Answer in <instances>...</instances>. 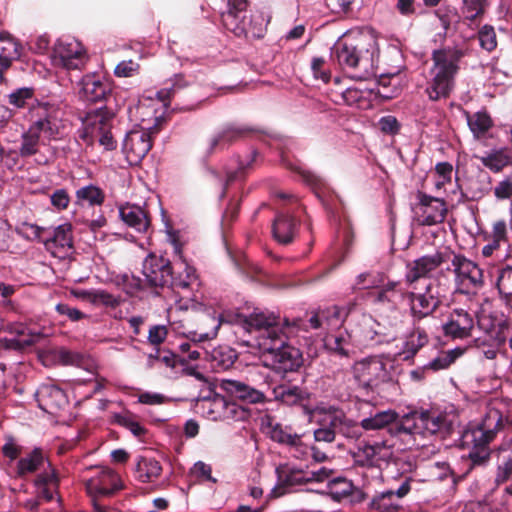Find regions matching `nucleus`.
<instances>
[{
	"instance_id": "nucleus-1",
	"label": "nucleus",
	"mask_w": 512,
	"mask_h": 512,
	"mask_svg": "<svg viewBox=\"0 0 512 512\" xmlns=\"http://www.w3.org/2000/svg\"><path fill=\"white\" fill-rule=\"evenodd\" d=\"M378 53L377 39L372 31L351 40L340 41L333 49V55L340 66L359 69L364 78L376 74L375 62Z\"/></svg>"
},
{
	"instance_id": "nucleus-2",
	"label": "nucleus",
	"mask_w": 512,
	"mask_h": 512,
	"mask_svg": "<svg viewBox=\"0 0 512 512\" xmlns=\"http://www.w3.org/2000/svg\"><path fill=\"white\" fill-rule=\"evenodd\" d=\"M285 325L287 331L283 334L272 332L270 336L265 335L262 341H256L255 343L244 341L246 346L258 348V350L267 357L265 366L279 373L295 371L302 365V354L300 350L285 342L288 334L293 333L287 321Z\"/></svg>"
},
{
	"instance_id": "nucleus-3",
	"label": "nucleus",
	"mask_w": 512,
	"mask_h": 512,
	"mask_svg": "<svg viewBox=\"0 0 512 512\" xmlns=\"http://www.w3.org/2000/svg\"><path fill=\"white\" fill-rule=\"evenodd\" d=\"M461 56V52L455 49H440L433 52L431 79L426 90L431 100L436 101L449 96Z\"/></svg>"
},
{
	"instance_id": "nucleus-4",
	"label": "nucleus",
	"mask_w": 512,
	"mask_h": 512,
	"mask_svg": "<svg viewBox=\"0 0 512 512\" xmlns=\"http://www.w3.org/2000/svg\"><path fill=\"white\" fill-rule=\"evenodd\" d=\"M221 320L212 308L194 304L186 317L185 336L192 342L201 343L216 338Z\"/></svg>"
},
{
	"instance_id": "nucleus-5",
	"label": "nucleus",
	"mask_w": 512,
	"mask_h": 512,
	"mask_svg": "<svg viewBox=\"0 0 512 512\" xmlns=\"http://www.w3.org/2000/svg\"><path fill=\"white\" fill-rule=\"evenodd\" d=\"M389 363L382 357H367L354 363L353 377L359 387L366 391H379L380 387L392 381Z\"/></svg>"
},
{
	"instance_id": "nucleus-6",
	"label": "nucleus",
	"mask_w": 512,
	"mask_h": 512,
	"mask_svg": "<svg viewBox=\"0 0 512 512\" xmlns=\"http://www.w3.org/2000/svg\"><path fill=\"white\" fill-rule=\"evenodd\" d=\"M400 431L408 434H436L449 430L446 417L439 413L413 412L403 417Z\"/></svg>"
},
{
	"instance_id": "nucleus-7",
	"label": "nucleus",
	"mask_w": 512,
	"mask_h": 512,
	"mask_svg": "<svg viewBox=\"0 0 512 512\" xmlns=\"http://www.w3.org/2000/svg\"><path fill=\"white\" fill-rule=\"evenodd\" d=\"M56 63L68 70H80L88 61L86 49L76 39L60 40L54 47Z\"/></svg>"
},
{
	"instance_id": "nucleus-8",
	"label": "nucleus",
	"mask_w": 512,
	"mask_h": 512,
	"mask_svg": "<svg viewBox=\"0 0 512 512\" xmlns=\"http://www.w3.org/2000/svg\"><path fill=\"white\" fill-rule=\"evenodd\" d=\"M85 487L92 498L108 497L121 490L123 483L112 469L100 467L94 476L85 481Z\"/></svg>"
},
{
	"instance_id": "nucleus-9",
	"label": "nucleus",
	"mask_w": 512,
	"mask_h": 512,
	"mask_svg": "<svg viewBox=\"0 0 512 512\" xmlns=\"http://www.w3.org/2000/svg\"><path fill=\"white\" fill-rule=\"evenodd\" d=\"M157 129L144 127L141 130L130 131L124 141L123 150L130 164H138L152 147L151 133Z\"/></svg>"
},
{
	"instance_id": "nucleus-10",
	"label": "nucleus",
	"mask_w": 512,
	"mask_h": 512,
	"mask_svg": "<svg viewBox=\"0 0 512 512\" xmlns=\"http://www.w3.org/2000/svg\"><path fill=\"white\" fill-rule=\"evenodd\" d=\"M451 265L460 287L470 290L482 286L483 272L476 263L462 255H454Z\"/></svg>"
},
{
	"instance_id": "nucleus-11",
	"label": "nucleus",
	"mask_w": 512,
	"mask_h": 512,
	"mask_svg": "<svg viewBox=\"0 0 512 512\" xmlns=\"http://www.w3.org/2000/svg\"><path fill=\"white\" fill-rule=\"evenodd\" d=\"M403 300L410 307L411 315L414 318L422 319L431 315L440 305L437 292L429 284L423 292H408L403 295Z\"/></svg>"
},
{
	"instance_id": "nucleus-12",
	"label": "nucleus",
	"mask_w": 512,
	"mask_h": 512,
	"mask_svg": "<svg viewBox=\"0 0 512 512\" xmlns=\"http://www.w3.org/2000/svg\"><path fill=\"white\" fill-rule=\"evenodd\" d=\"M419 204L416 207L417 221L421 225L431 226L442 223L446 217L447 207L444 200L418 193Z\"/></svg>"
},
{
	"instance_id": "nucleus-13",
	"label": "nucleus",
	"mask_w": 512,
	"mask_h": 512,
	"mask_svg": "<svg viewBox=\"0 0 512 512\" xmlns=\"http://www.w3.org/2000/svg\"><path fill=\"white\" fill-rule=\"evenodd\" d=\"M32 124L29 127L39 137L52 139L59 135L60 124L53 111L46 105H38L31 110Z\"/></svg>"
},
{
	"instance_id": "nucleus-14",
	"label": "nucleus",
	"mask_w": 512,
	"mask_h": 512,
	"mask_svg": "<svg viewBox=\"0 0 512 512\" xmlns=\"http://www.w3.org/2000/svg\"><path fill=\"white\" fill-rule=\"evenodd\" d=\"M474 325V317L469 311L456 308L450 312L447 321L443 324V332L453 339H465L472 335Z\"/></svg>"
},
{
	"instance_id": "nucleus-15",
	"label": "nucleus",
	"mask_w": 512,
	"mask_h": 512,
	"mask_svg": "<svg viewBox=\"0 0 512 512\" xmlns=\"http://www.w3.org/2000/svg\"><path fill=\"white\" fill-rule=\"evenodd\" d=\"M244 328L249 332H256L257 335L249 340L251 343L256 341H262L265 335H269L272 332L276 334H283V331L277 323V317L273 314L266 315L263 312H253L244 320ZM244 341H241L243 345Z\"/></svg>"
},
{
	"instance_id": "nucleus-16",
	"label": "nucleus",
	"mask_w": 512,
	"mask_h": 512,
	"mask_svg": "<svg viewBox=\"0 0 512 512\" xmlns=\"http://www.w3.org/2000/svg\"><path fill=\"white\" fill-rule=\"evenodd\" d=\"M143 273L152 287H164L172 280V268L169 260L155 255H150L145 259Z\"/></svg>"
},
{
	"instance_id": "nucleus-17",
	"label": "nucleus",
	"mask_w": 512,
	"mask_h": 512,
	"mask_svg": "<svg viewBox=\"0 0 512 512\" xmlns=\"http://www.w3.org/2000/svg\"><path fill=\"white\" fill-rule=\"evenodd\" d=\"M89 121L91 134L98 137L100 145L106 150L116 148L117 142L111 132L113 114L108 111L99 110L90 117Z\"/></svg>"
},
{
	"instance_id": "nucleus-18",
	"label": "nucleus",
	"mask_w": 512,
	"mask_h": 512,
	"mask_svg": "<svg viewBox=\"0 0 512 512\" xmlns=\"http://www.w3.org/2000/svg\"><path fill=\"white\" fill-rule=\"evenodd\" d=\"M80 97L87 102H98L106 98L111 87L108 81L96 74L85 75L80 82Z\"/></svg>"
},
{
	"instance_id": "nucleus-19",
	"label": "nucleus",
	"mask_w": 512,
	"mask_h": 512,
	"mask_svg": "<svg viewBox=\"0 0 512 512\" xmlns=\"http://www.w3.org/2000/svg\"><path fill=\"white\" fill-rule=\"evenodd\" d=\"M503 428V416L497 409H490L485 415L480 427L474 431L476 445H488Z\"/></svg>"
},
{
	"instance_id": "nucleus-20",
	"label": "nucleus",
	"mask_w": 512,
	"mask_h": 512,
	"mask_svg": "<svg viewBox=\"0 0 512 512\" xmlns=\"http://www.w3.org/2000/svg\"><path fill=\"white\" fill-rule=\"evenodd\" d=\"M219 386L231 396L250 404L263 403L266 400L263 392L238 380L222 379Z\"/></svg>"
},
{
	"instance_id": "nucleus-21",
	"label": "nucleus",
	"mask_w": 512,
	"mask_h": 512,
	"mask_svg": "<svg viewBox=\"0 0 512 512\" xmlns=\"http://www.w3.org/2000/svg\"><path fill=\"white\" fill-rule=\"evenodd\" d=\"M443 263V257L440 253L426 255L407 265V273L405 276L408 284H413L418 279L427 276L429 273L437 269Z\"/></svg>"
},
{
	"instance_id": "nucleus-22",
	"label": "nucleus",
	"mask_w": 512,
	"mask_h": 512,
	"mask_svg": "<svg viewBox=\"0 0 512 512\" xmlns=\"http://www.w3.org/2000/svg\"><path fill=\"white\" fill-rule=\"evenodd\" d=\"M45 247L55 257H65L72 248V227L70 224L58 226L51 239L44 241Z\"/></svg>"
},
{
	"instance_id": "nucleus-23",
	"label": "nucleus",
	"mask_w": 512,
	"mask_h": 512,
	"mask_svg": "<svg viewBox=\"0 0 512 512\" xmlns=\"http://www.w3.org/2000/svg\"><path fill=\"white\" fill-rule=\"evenodd\" d=\"M40 407L45 411L60 409L66 404L63 390L53 384H44L36 392Z\"/></svg>"
},
{
	"instance_id": "nucleus-24",
	"label": "nucleus",
	"mask_w": 512,
	"mask_h": 512,
	"mask_svg": "<svg viewBox=\"0 0 512 512\" xmlns=\"http://www.w3.org/2000/svg\"><path fill=\"white\" fill-rule=\"evenodd\" d=\"M308 322L312 329L336 327L341 323V311L337 306L318 309L311 313Z\"/></svg>"
},
{
	"instance_id": "nucleus-25",
	"label": "nucleus",
	"mask_w": 512,
	"mask_h": 512,
	"mask_svg": "<svg viewBox=\"0 0 512 512\" xmlns=\"http://www.w3.org/2000/svg\"><path fill=\"white\" fill-rule=\"evenodd\" d=\"M121 219L130 227L139 232L146 231L149 227L150 220L147 212L140 206L126 204L119 208Z\"/></svg>"
},
{
	"instance_id": "nucleus-26",
	"label": "nucleus",
	"mask_w": 512,
	"mask_h": 512,
	"mask_svg": "<svg viewBox=\"0 0 512 512\" xmlns=\"http://www.w3.org/2000/svg\"><path fill=\"white\" fill-rule=\"evenodd\" d=\"M296 220L290 215L281 214L273 222L272 232L274 238L281 244H288L293 240Z\"/></svg>"
},
{
	"instance_id": "nucleus-27",
	"label": "nucleus",
	"mask_w": 512,
	"mask_h": 512,
	"mask_svg": "<svg viewBox=\"0 0 512 512\" xmlns=\"http://www.w3.org/2000/svg\"><path fill=\"white\" fill-rule=\"evenodd\" d=\"M273 437L278 442L287 444L296 458L305 459L311 450V447L303 441L300 435L275 431Z\"/></svg>"
},
{
	"instance_id": "nucleus-28",
	"label": "nucleus",
	"mask_w": 512,
	"mask_h": 512,
	"mask_svg": "<svg viewBox=\"0 0 512 512\" xmlns=\"http://www.w3.org/2000/svg\"><path fill=\"white\" fill-rule=\"evenodd\" d=\"M466 120L475 139L485 137L494 125L491 116L487 112L466 113Z\"/></svg>"
},
{
	"instance_id": "nucleus-29",
	"label": "nucleus",
	"mask_w": 512,
	"mask_h": 512,
	"mask_svg": "<svg viewBox=\"0 0 512 512\" xmlns=\"http://www.w3.org/2000/svg\"><path fill=\"white\" fill-rule=\"evenodd\" d=\"M39 134H35L33 131L28 129L21 136V144L17 151H9L4 154V157L11 156L15 161L16 156L29 157L36 154L39 150L40 145Z\"/></svg>"
},
{
	"instance_id": "nucleus-30",
	"label": "nucleus",
	"mask_w": 512,
	"mask_h": 512,
	"mask_svg": "<svg viewBox=\"0 0 512 512\" xmlns=\"http://www.w3.org/2000/svg\"><path fill=\"white\" fill-rule=\"evenodd\" d=\"M35 486L42 498L47 501L52 500L58 488V478L55 470L51 468L49 471L40 474L35 479Z\"/></svg>"
},
{
	"instance_id": "nucleus-31",
	"label": "nucleus",
	"mask_w": 512,
	"mask_h": 512,
	"mask_svg": "<svg viewBox=\"0 0 512 512\" xmlns=\"http://www.w3.org/2000/svg\"><path fill=\"white\" fill-rule=\"evenodd\" d=\"M46 457L42 450L35 448L27 456L21 458L17 463V475L20 477L37 471L45 462Z\"/></svg>"
},
{
	"instance_id": "nucleus-32",
	"label": "nucleus",
	"mask_w": 512,
	"mask_h": 512,
	"mask_svg": "<svg viewBox=\"0 0 512 512\" xmlns=\"http://www.w3.org/2000/svg\"><path fill=\"white\" fill-rule=\"evenodd\" d=\"M428 342V336L424 330L415 329L407 337L404 342L402 351L399 353L403 359L412 358L419 349Z\"/></svg>"
},
{
	"instance_id": "nucleus-33",
	"label": "nucleus",
	"mask_w": 512,
	"mask_h": 512,
	"mask_svg": "<svg viewBox=\"0 0 512 512\" xmlns=\"http://www.w3.org/2000/svg\"><path fill=\"white\" fill-rule=\"evenodd\" d=\"M397 417L398 414L394 410L388 409L377 412L371 417L364 418L360 425L365 430H379L393 423Z\"/></svg>"
},
{
	"instance_id": "nucleus-34",
	"label": "nucleus",
	"mask_w": 512,
	"mask_h": 512,
	"mask_svg": "<svg viewBox=\"0 0 512 512\" xmlns=\"http://www.w3.org/2000/svg\"><path fill=\"white\" fill-rule=\"evenodd\" d=\"M481 163L493 172H500L504 167L512 165V157L506 149H498L480 157Z\"/></svg>"
},
{
	"instance_id": "nucleus-35",
	"label": "nucleus",
	"mask_w": 512,
	"mask_h": 512,
	"mask_svg": "<svg viewBox=\"0 0 512 512\" xmlns=\"http://www.w3.org/2000/svg\"><path fill=\"white\" fill-rule=\"evenodd\" d=\"M162 468L158 461L151 458H141L137 463L138 477L142 482H149L160 476Z\"/></svg>"
},
{
	"instance_id": "nucleus-36",
	"label": "nucleus",
	"mask_w": 512,
	"mask_h": 512,
	"mask_svg": "<svg viewBox=\"0 0 512 512\" xmlns=\"http://www.w3.org/2000/svg\"><path fill=\"white\" fill-rule=\"evenodd\" d=\"M317 414L322 415L321 421L328 423L329 426L316 429L314 431V439L318 442H333L335 440V431L332 427H336L338 418L330 413H313V417H316Z\"/></svg>"
},
{
	"instance_id": "nucleus-37",
	"label": "nucleus",
	"mask_w": 512,
	"mask_h": 512,
	"mask_svg": "<svg viewBox=\"0 0 512 512\" xmlns=\"http://www.w3.org/2000/svg\"><path fill=\"white\" fill-rule=\"evenodd\" d=\"M19 56L18 43L8 34L0 33V60L8 66Z\"/></svg>"
},
{
	"instance_id": "nucleus-38",
	"label": "nucleus",
	"mask_w": 512,
	"mask_h": 512,
	"mask_svg": "<svg viewBox=\"0 0 512 512\" xmlns=\"http://www.w3.org/2000/svg\"><path fill=\"white\" fill-rule=\"evenodd\" d=\"M244 133V130L236 128L234 126H227L219 135L213 136L207 143L206 152L211 153L217 145L220 143H231L234 140L240 138Z\"/></svg>"
},
{
	"instance_id": "nucleus-39",
	"label": "nucleus",
	"mask_w": 512,
	"mask_h": 512,
	"mask_svg": "<svg viewBox=\"0 0 512 512\" xmlns=\"http://www.w3.org/2000/svg\"><path fill=\"white\" fill-rule=\"evenodd\" d=\"M76 199L79 204L101 205L104 201V193L97 186L88 185L76 191Z\"/></svg>"
},
{
	"instance_id": "nucleus-40",
	"label": "nucleus",
	"mask_w": 512,
	"mask_h": 512,
	"mask_svg": "<svg viewBox=\"0 0 512 512\" xmlns=\"http://www.w3.org/2000/svg\"><path fill=\"white\" fill-rule=\"evenodd\" d=\"M274 394L277 400L287 405H295L304 399L303 391L297 386H279L274 389Z\"/></svg>"
},
{
	"instance_id": "nucleus-41",
	"label": "nucleus",
	"mask_w": 512,
	"mask_h": 512,
	"mask_svg": "<svg viewBox=\"0 0 512 512\" xmlns=\"http://www.w3.org/2000/svg\"><path fill=\"white\" fill-rule=\"evenodd\" d=\"M204 403L213 404L217 407H223L224 413L222 418L225 420H241L246 416V412L240 406L234 403H226L223 399L214 400L213 403L210 401L204 400Z\"/></svg>"
},
{
	"instance_id": "nucleus-42",
	"label": "nucleus",
	"mask_w": 512,
	"mask_h": 512,
	"mask_svg": "<svg viewBox=\"0 0 512 512\" xmlns=\"http://www.w3.org/2000/svg\"><path fill=\"white\" fill-rule=\"evenodd\" d=\"M460 349L442 352L437 358L429 363V368L433 370H441L449 367L460 355Z\"/></svg>"
},
{
	"instance_id": "nucleus-43",
	"label": "nucleus",
	"mask_w": 512,
	"mask_h": 512,
	"mask_svg": "<svg viewBox=\"0 0 512 512\" xmlns=\"http://www.w3.org/2000/svg\"><path fill=\"white\" fill-rule=\"evenodd\" d=\"M34 91L32 88H19L8 95V101L16 108H23L33 99Z\"/></svg>"
},
{
	"instance_id": "nucleus-44",
	"label": "nucleus",
	"mask_w": 512,
	"mask_h": 512,
	"mask_svg": "<svg viewBox=\"0 0 512 512\" xmlns=\"http://www.w3.org/2000/svg\"><path fill=\"white\" fill-rule=\"evenodd\" d=\"M236 359L233 351L227 350L224 352L222 349H215L211 353V360L216 367L221 369H228L231 367Z\"/></svg>"
},
{
	"instance_id": "nucleus-45",
	"label": "nucleus",
	"mask_w": 512,
	"mask_h": 512,
	"mask_svg": "<svg viewBox=\"0 0 512 512\" xmlns=\"http://www.w3.org/2000/svg\"><path fill=\"white\" fill-rule=\"evenodd\" d=\"M325 344L331 351L345 357H349V351L346 348L348 341L343 335H331L326 338Z\"/></svg>"
},
{
	"instance_id": "nucleus-46",
	"label": "nucleus",
	"mask_w": 512,
	"mask_h": 512,
	"mask_svg": "<svg viewBox=\"0 0 512 512\" xmlns=\"http://www.w3.org/2000/svg\"><path fill=\"white\" fill-rule=\"evenodd\" d=\"M121 300L118 297L104 291V290H93L92 303L93 305H104L107 307H117Z\"/></svg>"
},
{
	"instance_id": "nucleus-47",
	"label": "nucleus",
	"mask_w": 512,
	"mask_h": 512,
	"mask_svg": "<svg viewBox=\"0 0 512 512\" xmlns=\"http://www.w3.org/2000/svg\"><path fill=\"white\" fill-rule=\"evenodd\" d=\"M453 166L448 162L438 163L435 167V174L437 180L435 186L437 189H441L446 183H449L452 178Z\"/></svg>"
},
{
	"instance_id": "nucleus-48",
	"label": "nucleus",
	"mask_w": 512,
	"mask_h": 512,
	"mask_svg": "<svg viewBox=\"0 0 512 512\" xmlns=\"http://www.w3.org/2000/svg\"><path fill=\"white\" fill-rule=\"evenodd\" d=\"M33 345V336H27L26 338H0V348L21 350L27 346Z\"/></svg>"
},
{
	"instance_id": "nucleus-49",
	"label": "nucleus",
	"mask_w": 512,
	"mask_h": 512,
	"mask_svg": "<svg viewBox=\"0 0 512 512\" xmlns=\"http://www.w3.org/2000/svg\"><path fill=\"white\" fill-rule=\"evenodd\" d=\"M479 41L482 48L487 51H492L496 48V34L491 26H484L479 31Z\"/></svg>"
},
{
	"instance_id": "nucleus-50",
	"label": "nucleus",
	"mask_w": 512,
	"mask_h": 512,
	"mask_svg": "<svg viewBox=\"0 0 512 512\" xmlns=\"http://www.w3.org/2000/svg\"><path fill=\"white\" fill-rule=\"evenodd\" d=\"M393 491L383 493L381 496L374 498L371 502V507L381 512H392L396 509L391 503V498L394 496Z\"/></svg>"
},
{
	"instance_id": "nucleus-51",
	"label": "nucleus",
	"mask_w": 512,
	"mask_h": 512,
	"mask_svg": "<svg viewBox=\"0 0 512 512\" xmlns=\"http://www.w3.org/2000/svg\"><path fill=\"white\" fill-rule=\"evenodd\" d=\"M184 272V278L181 275L177 277H172V280L170 281L172 286H174L175 288L187 289L196 282V275L191 267L185 266Z\"/></svg>"
},
{
	"instance_id": "nucleus-52",
	"label": "nucleus",
	"mask_w": 512,
	"mask_h": 512,
	"mask_svg": "<svg viewBox=\"0 0 512 512\" xmlns=\"http://www.w3.org/2000/svg\"><path fill=\"white\" fill-rule=\"evenodd\" d=\"M44 229L30 223H22L17 228V233L28 240H39Z\"/></svg>"
},
{
	"instance_id": "nucleus-53",
	"label": "nucleus",
	"mask_w": 512,
	"mask_h": 512,
	"mask_svg": "<svg viewBox=\"0 0 512 512\" xmlns=\"http://www.w3.org/2000/svg\"><path fill=\"white\" fill-rule=\"evenodd\" d=\"M497 289L500 296L507 295L510 289H512V268L507 267L501 270L497 279Z\"/></svg>"
},
{
	"instance_id": "nucleus-54",
	"label": "nucleus",
	"mask_w": 512,
	"mask_h": 512,
	"mask_svg": "<svg viewBox=\"0 0 512 512\" xmlns=\"http://www.w3.org/2000/svg\"><path fill=\"white\" fill-rule=\"evenodd\" d=\"M138 63L127 60L120 62L114 69V73L119 77H131L138 72Z\"/></svg>"
},
{
	"instance_id": "nucleus-55",
	"label": "nucleus",
	"mask_w": 512,
	"mask_h": 512,
	"mask_svg": "<svg viewBox=\"0 0 512 512\" xmlns=\"http://www.w3.org/2000/svg\"><path fill=\"white\" fill-rule=\"evenodd\" d=\"M284 482L287 485H300L310 482L309 472H303L301 470L291 469L287 472L284 478Z\"/></svg>"
},
{
	"instance_id": "nucleus-56",
	"label": "nucleus",
	"mask_w": 512,
	"mask_h": 512,
	"mask_svg": "<svg viewBox=\"0 0 512 512\" xmlns=\"http://www.w3.org/2000/svg\"><path fill=\"white\" fill-rule=\"evenodd\" d=\"M497 199L504 200L512 197V177H505L494 188Z\"/></svg>"
},
{
	"instance_id": "nucleus-57",
	"label": "nucleus",
	"mask_w": 512,
	"mask_h": 512,
	"mask_svg": "<svg viewBox=\"0 0 512 512\" xmlns=\"http://www.w3.org/2000/svg\"><path fill=\"white\" fill-rule=\"evenodd\" d=\"M12 337L15 338H26L27 336H33V344L37 343L41 338L42 334L39 332H32L23 324H16L9 328Z\"/></svg>"
},
{
	"instance_id": "nucleus-58",
	"label": "nucleus",
	"mask_w": 512,
	"mask_h": 512,
	"mask_svg": "<svg viewBox=\"0 0 512 512\" xmlns=\"http://www.w3.org/2000/svg\"><path fill=\"white\" fill-rule=\"evenodd\" d=\"M168 335L167 327L164 325H155L149 329L148 341L152 345H160Z\"/></svg>"
},
{
	"instance_id": "nucleus-59",
	"label": "nucleus",
	"mask_w": 512,
	"mask_h": 512,
	"mask_svg": "<svg viewBox=\"0 0 512 512\" xmlns=\"http://www.w3.org/2000/svg\"><path fill=\"white\" fill-rule=\"evenodd\" d=\"M467 18L474 20L483 12L485 0H463Z\"/></svg>"
},
{
	"instance_id": "nucleus-60",
	"label": "nucleus",
	"mask_w": 512,
	"mask_h": 512,
	"mask_svg": "<svg viewBox=\"0 0 512 512\" xmlns=\"http://www.w3.org/2000/svg\"><path fill=\"white\" fill-rule=\"evenodd\" d=\"M326 61L323 57H314L311 61V69L316 78H320L324 82H328L330 74L323 69Z\"/></svg>"
},
{
	"instance_id": "nucleus-61",
	"label": "nucleus",
	"mask_w": 512,
	"mask_h": 512,
	"mask_svg": "<svg viewBox=\"0 0 512 512\" xmlns=\"http://www.w3.org/2000/svg\"><path fill=\"white\" fill-rule=\"evenodd\" d=\"M56 311L61 315L67 316L71 321H79L87 317L80 310L69 307L68 305L63 303L56 305Z\"/></svg>"
},
{
	"instance_id": "nucleus-62",
	"label": "nucleus",
	"mask_w": 512,
	"mask_h": 512,
	"mask_svg": "<svg viewBox=\"0 0 512 512\" xmlns=\"http://www.w3.org/2000/svg\"><path fill=\"white\" fill-rule=\"evenodd\" d=\"M211 471V466L202 461L196 462L191 469L192 474L196 477H202L208 481L216 482V479L211 475Z\"/></svg>"
},
{
	"instance_id": "nucleus-63",
	"label": "nucleus",
	"mask_w": 512,
	"mask_h": 512,
	"mask_svg": "<svg viewBox=\"0 0 512 512\" xmlns=\"http://www.w3.org/2000/svg\"><path fill=\"white\" fill-rule=\"evenodd\" d=\"M55 358L63 365H73L78 363L80 356L66 349H59L55 352Z\"/></svg>"
},
{
	"instance_id": "nucleus-64",
	"label": "nucleus",
	"mask_w": 512,
	"mask_h": 512,
	"mask_svg": "<svg viewBox=\"0 0 512 512\" xmlns=\"http://www.w3.org/2000/svg\"><path fill=\"white\" fill-rule=\"evenodd\" d=\"M69 202V195L64 189L55 191L51 196L52 205L59 210L67 208Z\"/></svg>"
}]
</instances>
